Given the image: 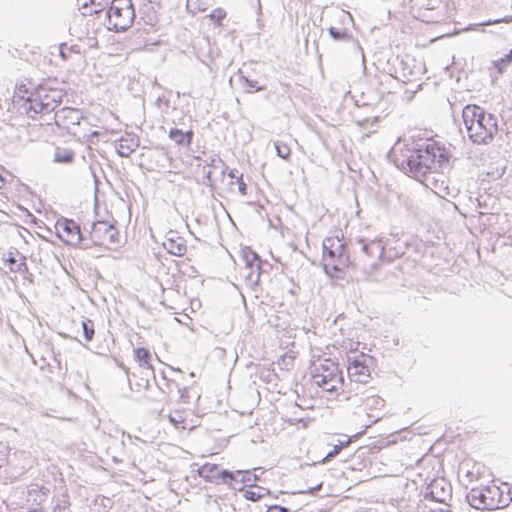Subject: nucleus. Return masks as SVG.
I'll use <instances>...</instances> for the list:
<instances>
[{
  "instance_id": "f257e3e1",
  "label": "nucleus",
  "mask_w": 512,
  "mask_h": 512,
  "mask_svg": "<svg viewBox=\"0 0 512 512\" xmlns=\"http://www.w3.org/2000/svg\"><path fill=\"white\" fill-rule=\"evenodd\" d=\"M389 157L397 168L435 194L441 197L450 194L449 179L443 169L448 166L451 155L441 141L434 138L399 139Z\"/></svg>"
},
{
  "instance_id": "f03ea898",
  "label": "nucleus",
  "mask_w": 512,
  "mask_h": 512,
  "mask_svg": "<svg viewBox=\"0 0 512 512\" xmlns=\"http://www.w3.org/2000/svg\"><path fill=\"white\" fill-rule=\"evenodd\" d=\"M65 93L63 89L49 86L47 83L36 87H28L24 83L16 85L13 100L23 106L31 118L45 115L54 111L62 102Z\"/></svg>"
},
{
  "instance_id": "7ed1b4c3",
  "label": "nucleus",
  "mask_w": 512,
  "mask_h": 512,
  "mask_svg": "<svg viewBox=\"0 0 512 512\" xmlns=\"http://www.w3.org/2000/svg\"><path fill=\"white\" fill-rule=\"evenodd\" d=\"M322 263L332 278H343L348 272L351 262L341 229L332 230L323 240Z\"/></svg>"
},
{
  "instance_id": "20e7f679",
  "label": "nucleus",
  "mask_w": 512,
  "mask_h": 512,
  "mask_svg": "<svg viewBox=\"0 0 512 512\" xmlns=\"http://www.w3.org/2000/svg\"><path fill=\"white\" fill-rule=\"evenodd\" d=\"M310 381L333 398H338L345 393L342 369L339 363L331 358H319L311 364Z\"/></svg>"
},
{
  "instance_id": "39448f33",
  "label": "nucleus",
  "mask_w": 512,
  "mask_h": 512,
  "mask_svg": "<svg viewBox=\"0 0 512 512\" xmlns=\"http://www.w3.org/2000/svg\"><path fill=\"white\" fill-rule=\"evenodd\" d=\"M462 117L467 135L475 143H488L498 132L497 117L478 105H466Z\"/></svg>"
},
{
  "instance_id": "423d86ee",
  "label": "nucleus",
  "mask_w": 512,
  "mask_h": 512,
  "mask_svg": "<svg viewBox=\"0 0 512 512\" xmlns=\"http://www.w3.org/2000/svg\"><path fill=\"white\" fill-rule=\"evenodd\" d=\"M470 506L478 510H498L506 508L512 501V493L507 484L499 486L491 483L484 487L472 488L467 494Z\"/></svg>"
},
{
  "instance_id": "0eeeda50",
  "label": "nucleus",
  "mask_w": 512,
  "mask_h": 512,
  "mask_svg": "<svg viewBox=\"0 0 512 512\" xmlns=\"http://www.w3.org/2000/svg\"><path fill=\"white\" fill-rule=\"evenodd\" d=\"M135 19L132 0H112L106 12L108 30L123 32L131 27Z\"/></svg>"
},
{
  "instance_id": "6e6552de",
  "label": "nucleus",
  "mask_w": 512,
  "mask_h": 512,
  "mask_svg": "<svg viewBox=\"0 0 512 512\" xmlns=\"http://www.w3.org/2000/svg\"><path fill=\"white\" fill-rule=\"evenodd\" d=\"M347 373L352 381L366 384L370 381L376 366L373 356L364 352L351 351L347 357Z\"/></svg>"
},
{
  "instance_id": "1a4fd4ad",
  "label": "nucleus",
  "mask_w": 512,
  "mask_h": 512,
  "mask_svg": "<svg viewBox=\"0 0 512 512\" xmlns=\"http://www.w3.org/2000/svg\"><path fill=\"white\" fill-rule=\"evenodd\" d=\"M117 228L106 221H97L92 225L90 239L95 246L110 247L117 240Z\"/></svg>"
},
{
  "instance_id": "9d476101",
  "label": "nucleus",
  "mask_w": 512,
  "mask_h": 512,
  "mask_svg": "<svg viewBox=\"0 0 512 512\" xmlns=\"http://www.w3.org/2000/svg\"><path fill=\"white\" fill-rule=\"evenodd\" d=\"M57 236L65 243L71 246H77L82 240V234L79 225L66 218L57 220L55 224Z\"/></svg>"
},
{
  "instance_id": "9b49d317",
  "label": "nucleus",
  "mask_w": 512,
  "mask_h": 512,
  "mask_svg": "<svg viewBox=\"0 0 512 512\" xmlns=\"http://www.w3.org/2000/svg\"><path fill=\"white\" fill-rule=\"evenodd\" d=\"M485 466L472 458H463L458 466V478L465 485L477 482L484 474Z\"/></svg>"
},
{
  "instance_id": "f8f14e48",
  "label": "nucleus",
  "mask_w": 512,
  "mask_h": 512,
  "mask_svg": "<svg viewBox=\"0 0 512 512\" xmlns=\"http://www.w3.org/2000/svg\"><path fill=\"white\" fill-rule=\"evenodd\" d=\"M169 421L177 430L191 431L199 426L200 421L191 409H174L169 414Z\"/></svg>"
},
{
  "instance_id": "ddd939ff",
  "label": "nucleus",
  "mask_w": 512,
  "mask_h": 512,
  "mask_svg": "<svg viewBox=\"0 0 512 512\" xmlns=\"http://www.w3.org/2000/svg\"><path fill=\"white\" fill-rule=\"evenodd\" d=\"M4 263L8 270L15 274L16 277L20 276L23 279L32 282L31 274L29 273L26 263V257L24 255L18 251H9L4 258Z\"/></svg>"
},
{
  "instance_id": "4468645a",
  "label": "nucleus",
  "mask_w": 512,
  "mask_h": 512,
  "mask_svg": "<svg viewBox=\"0 0 512 512\" xmlns=\"http://www.w3.org/2000/svg\"><path fill=\"white\" fill-rule=\"evenodd\" d=\"M240 257L245 263L246 268L249 270L247 278L252 279L255 277L256 280H258L261 270V259L258 254L250 247L245 246L240 250Z\"/></svg>"
},
{
  "instance_id": "2eb2a0df",
  "label": "nucleus",
  "mask_w": 512,
  "mask_h": 512,
  "mask_svg": "<svg viewBox=\"0 0 512 512\" xmlns=\"http://www.w3.org/2000/svg\"><path fill=\"white\" fill-rule=\"evenodd\" d=\"M198 474L204 480L216 483L221 480L224 481L227 477H232L229 472L222 470L220 466L215 463L203 464L198 469Z\"/></svg>"
},
{
  "instance_id": "dca6fc26",
  "label": "nucleus",
  "mask_w": 512,
  "mask_h": 512,
  "mask_svg": "<svg viewBox=\"0 0 512 512\" xmlns=\"http://www.w3.org/2000/svg\"><path fill=\"white\" fill-rule=\"evenodd\" d=\"M56 123L70 129L71 126L79 124V113L75 109L65 107L56 114Z\"/></svg>"
},
{
  "instance_id": "f3484780",
  "label": "nucleus",
  "mask_w": 512,
  "mask_h": 512,
  "mask_svg": "<svg viewBox=\"0 0 512 512\" xmlns=\"http://www.w3.org/2000/svg\"><path fill=\"white\" fill-rule=\"evenodd\" d=\"M134 360L140 368L154 373V366L152 364V355L149 349L145 347H137L133 350Z\"/></svg>"
},
{
  "instance_id": "a211bd4d",
  "label": "nucleus",
  "mask_w": 512,
  "mask_h": 512,
  "mask_svg": "<svg viewBox=\"0 0 512 512\" xmlns=\"http://www.w3.org/2000/svg\"><path fill=\"white\" fill-rule=\"evenodd\" d=\"M137 146L138 144L136 140L130 135H126L119 139L117 144V151L120 156L128 157L135 151Z\"/></svg>"
},
{
  "instance_id": "6ab92c4d",
  "label": "nucleus",
  "mask_w": 512,
  "mask_h": 512,
  "mask_svg": "<svg viewBox=\"0 0 512 512\" xmlns=\"http://www.w3.org/2000/svg\"><path fill=\"white\" fill-rule=\"evenodd\" d=\"M169 138L175 141L178 145H184L190 147L193 139V131L189 130L186 132L181 131L178 128H172L169 131Z\"/></svg>"
},
{
  "instance_id": "aec40b11",
  "label": "nucleus",
  "mask_w": 512,
  "mask_h": 512,
  "mask_svg": "<svg viewBox=\"0 0 512 512\" xmlns=\"http://www.w3.org/2000/svg\"><path fill=\"white\" fill-rule=\"evenodd\" d=\"M82 9L83 15H93L99 13L103 7L108 3L107 0H78Z\"/></svg>"
},
{
  "instance_id": "412c9836",
  "label": "nucleus",
  "mask_w": 512,
  "mask_h": 512,
  "mask_svg": "<svg viewBox=\"0 0 512 512\" xmlns=\"http://www.w3.org/2000/svg\"><path fill=\"white\" fill-rule=\"evenodd\" d=\"M472 9H496L502 6L504 0H467Z\"/></svg>"
},
{
  "instance_id": "4be33fe9",
  "label": "nucleus",
  "mask_w": 512,
  "mask_h": 512,
  "mask_svg": "<svg viewBox=\"0 0 512 512\" xmlns=\"http://www.w3.org/2000/svg\"><path fill=\"white\" fill-rule=\"evenodd\" d=\"M511 63H512V49L507 54H505L503 57L493 61L491 64V69L495 70L499 74H502Z\"/></svg>"
},
{
  "instance_id": "5701e85b",
  "label": "nucleus",
  "mask_w": 512,
  "mask_h": 512,
  "mask_svg": "<svg viewBox=\"0 0 512 512\" xmlns=\"http://www.w3.org/2000/svg\"><path fill=\"white\" fill-rule=\"evenodd\" d=\"M98 45L97 39L95 36L87 37L85 40L82 41L81 45H74L69 47V50H73L75 48V51L77 53L85 52L86 49L96 48Z\"/></svg>"
},
{
  "instance_id": "b1692460",
  "label": "nucleus",
  "mask_w": 512,
  "mask_h": 512,
  "mask_svg": "<svg viewBox=\"0 0 512 512\" xmlns=\"http://www.w3.org/2000/svg\"><path fill=\"white\" fill-rule=\"evenodd\" d=\"M74 159V153L68 149L57 148L55 151V161L59 163H70Z\"/></svg>"
},
{
  "instance_id": "393cba45",
  "label": "nucleus",
  "mask_w": 512,
  "mask_h": 512,
  "mask_svg": "<svg viewBox=\"0 0 512 512\" xmlns=\"http://www.w3.org/2000/svg\"><path fill=\"white\" fill-rule=\"evenodd\" d=\"M351 438H345L343 440H339L337 444L334 445L333 449L326 455L324 461H328L338 455L340 451L351 444Z\"/></svg>"
},
{
  "instance_id": "a878e982",
  "label": "nucleus",
  "mask_w": 512,
  "mask_h": 512,
  "mask_svg": "<svg viewBox=\"0 0 512 512\" xmlns=\"http://www.w3.org/2000/svg\"><path fill=\"white\" fill-rule=\"evenodd\" d=\"M328 31L332 38L337 41L349 40L351 38V35L347 29H340L332 26L328 29Z\"/></svg>"
},
{
  "instance_id": "bb28decb",
  "label": "nucleus",
  "mask_w": 512,
  "mask_h": 512,
  "mask_svg": "<svg viewBox=\"0 0 512 512\" xmlns=\"http://www.w3.org/2000/svg\"><path fill=\"white\" fill-rule=\"evenodd\" d=\"M265 493L260 488H249L243 492L245 499L256 502L264 497Z\"/></svg>"
},
{
  "instance_id": "cd10ccee",
  "label": "nucleus",
  "mask_w": 512,
  "mask_h": 512,
  "mask_svg": "<svg viewBox=\"0 0 512 512\" xmlns=\"http://www.w3.org/2000/svg\"><path fill=\"white\" fill-rule=\"evenodd\" d=\"M82 328H83V332H84V339L86 341H91L95 334L93 321L90 319H84L82 321Z\"/></svg>"
},
{
  "instance_id": "c85d7f7f",
  "label": "nucleus",
  "mask_w": 512,
  "mask_h": 512,
  "mask_svg": "<svg viewBox=\"0 0 512 512\" xmlns=\"http://www.w3.org/2000/svg\"><path fill=\"white\" fill-rule=\"evenodd\" d=\"M209 18L215 25L222 26L223 21L226 18V12L221 8H217L209 14Z\"/></svg>"
},
{
  "instance_id": "c756f323",
  "label": "nucleus",
  "mask_w": 512,
  "mask_h": 512,
  "mask_svg": "<svg viewBox=\"0 0 512 512\" xmlns=\"http://www.w3.org/2000/svg\"><path fill=\"white\" fill-rule=\"evenodd\" d=\"M275 148H276L278 156H280L283 159L289 158V156L291 154V149L286 143L278 141L275 144Z\"/></svg>"
},
{
  "instance_id": "7c9ffc66",
  "label": "nucleus",
  "mask_w": 512,
  "mask_h": 512,
  "mask_svg": "<svg viewBox=\"0 0 512 512\" xmlns=\"http://www.w3.org/2000/svg\"><path fill=\"white\" fill-rule=\"evenodd\" d=\"M266 512H295L281 505L269 506Z\"/></svg>"
},
{
  "instance_id": "2f4dec72",
  "label": "nucleus",
  "mask_w": 512,
  "mask_h": 512,
  "mask_svg": "<svg viewBox=\"0 0 512 512\" xmlns=\"http://www.w3.org/2000/svg\"><path fill=\"white\" fill-rule=\"evenodd\" d=\"M246 190H247V187H246V184L244 183V181L242 179V175H241L239 178V191L241 192L242 195H245Z\"/></svg>"
},
{
  "instance_id": "473e14b6",
  "label": "nucleus",
  "mask_w": 512,
  "mask_h": 512,
  "mask_svg": "<svg viewBox=\"0 0 512 512\" xmlns=\"http://www.w3.org/2000/svg\"><path fill=\"white\" fill-rule=\"evenodd\" d=\"M65 49H67V47H66V45H63L61 47V50H60V54H61L63 59H66V51H65Z\"/></svg>"
},
{
  "instance_id": "72a5a7b5",
  "label": "nucleus",
  "mask_w": 512,
  "mask_h": 512,
  "mask_svg": "<svg viewBox=\"0 0 512 512\" xmlns=\"http://www.w3.org/2000/svg\"><path fill=\"white\" fill-rule=\"evenodd\" d=\"M184 250H185V247L178 246L177 247V252H174V254L181 255Z\"/></svg>"
},
{
  "instance_id": "f704fd0d",
  "label": "nucleus",
  "mask_w": 512,
  "mask_h": 512,
  "mask_svg": "<svg viewBox=\"0 0 512 512\" xmlns=\"http://www.w3.org/2000/svg\"><path fill=\"white\" fill-rule=\"evenodd\" d=\"M286 358H289L291 361H293V360H294V356H293V355H290V354H289V355H288V354H285V355H283V356H282V360H283V361H284Z\"/></svg>"
},
{
  "instance_id": "c9c22d12",
  "label": "nucleus",
  "mask_w": 512,
  "mask_h": 512,
  "mask_svg": "<svg viewBox=\"0 0 512 512\" xmlns=\"http://www.w3.org/2000/svg\"><path fill=\"white\" fill-rule=\"evenodd\" d=\"M431 512H450V511L446 510V509H435V510H432Z\"/></svg>"
},
{
  "instance_id": "e433bc0d",
  "label": "nucleus",
  "mask_w": 512,
  "mask_h": 512,
  "mask_svg": "<svg viewBox=\"0 0 512 512\" xmlns=\"http://www.w3.org/2000/svg\"><path fill=\"white\" fill-rule=\"evenodd\" d=\"M3 185H4V178L0 174V189L3 187Z\"/></svg>"
},
{
  "instance_id": "4c0bfd02",
  "label": "nucleus",
  "mask_w": 512,
  "mask_h": 512,
  "mask_svg": "<svg viewBox=\"0 0 512 512\" xmlns=\"http://www.w3.org/2000/svg\"><path fill=\"white\" fill-rule=\"evenodd\" d=\"M499 22H500V20H495L493 22H488L487 24H494V23H499Z\"/></svg>"
},
{
  "instance_id": "58836bf2",
  "label": "nucleus",
  "mask_w": 512,
  "mask_h": 512,
  "mask_svg": "<svg viewBox=\"0 0 512 512\" xmlns=\"http://www.w3.org/2000/svg\"><path fill=\"white\" fill-rule=\"evenodd\" d=\"M107 2H109V0H107Z\"/></svg>"
}]
</instances>
